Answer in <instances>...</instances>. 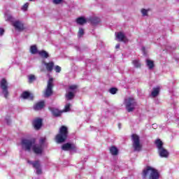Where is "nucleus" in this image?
Returning a JSON list of instances; mask_svg holds the SVG:
<instances>
[{"mask_svg":"<svg viewBox=\"0 0 179 179\" xmlns=\"http://www.w3.org/2000/svg\"><path fill=\"white\" fill-rule=\"evenodd\" d=\"M21 145L25 150H30L32 149L36 155H40V153L43 152L41 146L34 145V141L23 139Z\"/></svg>","mask_w":179,"mask_h":179,"instance_id":"obj_1","label":"nucleus"},{"mask_svg":"<svg viewBox=\"0 0 179 179\" xmlns=\"http://www.w3.org/2000/svg\"><path fill=\"white\" fill-rule=\"evenodd\" d=\"M149 177L150 179H158L159 178V172L157 170L148 166L143 171V178H146Z\"/></svg>","mask_w":179,"mask_h":179,"instance_id":"obj_2","label":"nucleus"},{"mask_svg":"<svg viewBox=\"0 0 179 179\" xmlns=\"http://www.w3.org/2000/svg\"><path fill=\"white\" fill-rule=\"evenodd\" d=\"M66 138H68V128L62 126L59 129V134L56 136V142L57 143H62L66 141Z\"/></svg>","mask_w":179,"mask_h":179,"instance_id":"obj_3","label":"nucleus"},{"mask_svg":"<svg viewBox=\"0 0 179 179\" xmlns=\"http://www.w3.org/2000/svg\"><path fill=\"white\" fill-rule=\"evenodd\" d=\"M124 104L126 106V110L131 113V111H134L135 108H136V102L134 98H127L124 101Z\"/></svg>","mask_w":179,"mask_h":179,"instance_id":"obj_4","label":"nucleus"},{"mask_svg":"<svg viewBox=\"0 0 179 179\" xmlns=\"http://www.w3.org/2000/svg\"><path fill=\"white\" fill-rule=\"evenodd\" d=\"M131 140L133 142V148L136 152H141L142 150V145L139 140V136L136 134L131 135Z\"/></svg>","mask_w":179,"mask_h":179,"instance_id":"obj_5","label":"nucleus"},{"mask_svg":"<svg viewBox=\"0 0 179 179\" xmlns=\"http://www.w3.org/2000/svg\"><path fill=\"white\" fill-rule=\"evenodd\" d=\"M76 89H78V86L76 85H70L69 90H67V93L66 94V98L67 100H72L73 97H75V93H76Z\"/></svg>","mask_w":179,"mask_h":179,"instance_id":"obj_6","label":"nucleus"},{"mask_svg":"<svg viewBox=\"0 0 179 179\" xmlns=\"http://www.w3.org/2000/svg\"><path fill=\"white\" fill-rule=\"evenodd\" d=\"M53 82V79L52 78H49V80L48 82V86H47V89L45 92L44 96L45 97H50V95L52 94V84Z\"/></svg>","mask_w":179,"mask_h":179,"instance_id":"obj_7","label":"nucleus"},{"mask_svg":"<svg viewBox=\"0 0 179 179\" xmlns=\"http://www.w3.org/2000/svg\"><path fill=\"white\" fill-rule=\"evenodd\" d=\"M0 87L3 90V94L4 95V97L6 99L8 98V83L6 82V80L5 78H3L0 83Z\"/></svg>","mask_w":179,"mask_h":179,"instance_id":"obj_8","label":"nucleus"},{"mask_svg":"<svg viewBox=\"0 0 179 179\" xmlns=\"http://www.w3.org/2000/svg\"><path fill=\"white\" fill-rule=\"evenodd\" d=\"M115 36L118 41H122L123 43H128V38H127V36H125L124 33L117 32V33H115Z\"/></svg>","mask_w":179,"mask_h":179,"instance_id":"obj_9","label":"nucleus"},{"mask_svg":"<svg viewBox=\"0 0 179 179\" xmlns=\"http://www.w3.org/2000/svg\"><path fill=\"white\" fill-rule=\"evenodd\" d=\"M62 149L63 150H76V146L75 145V144H71L69 143H67L62 145Z\"/></svg>","mask_w":179,"mask_h":179,"instance_id":"obj_10","label":"nucleus"},{"mask_svg":"<svg viewBox=\"0 0 179 179\" xmlns=\"http://www.w3.org/2000/svg\"><path fill=\"white\" fill-rule=\"evenodd\" d=\"M35 129H40L43 125V120L40 118L35 119L33 122Z\"/></svg>","mask_w":179,"mask_h":179,"instance_id":"obj_11","label":"nucleus"},{"mask_svg":"<svg viewBox=\"0 0 179 179\" xmlns=\"http://www.w3.org/2000/svg\"><path fill=\"white\" fill-rule=\"evenodd\" d=\"M13 26H14L15 30H18V31H22V30L24 29L23 23H22L20 21H15L13 22Z\"/></svg>","mask_w":179,"mask_h":179,"instance_id":"obj_12","label":"nucleus"},{"mask_svg":"<svg viewBox=\"0 0 179 179\" xmlns=\"http://www.w3.org/2000/svg\"><path fill=\"white\" fill-rule=\"evenodd\" d=\"M158 152L161 157H169V152L164 148L158 150Z\"/></svg>","mask_w":179,"mask_h":179,"instance_id":"obj_13","label":"nucleus"},{"mask_svg":"<svg viewBox=\"0 0 179 179\" xmlns=\"http://www.w3.org/2000/svg\"><path fill=\"white\" fill-rule=\"evenodd\" d=\"M33 167L36 169V174H41V169H40V162L38 161L32 164Z\"/></svg>","mask_w":179,"mask_h":179,"instance_id":"obj_14","label":"nucleus"},{"mask_svg":"<svg viewBox=\"0 0 179 179\" xmlns=\"http://www.w3.org/2000/svg\"><path fill=\"white\" fill-rule=\"evenodd\" d=\"M22 99H29V100H33V94H30L29 92H24L22 94Z\"/></svg>","mask_w":179,"mask_h":179,"instance_id":"obj_15","label":"nucleus"},{"mask_svg":"<svg viewBox=\"0 0 179 179\" xmlns=\"http://www.w3.org/2000/svg\"><path fill=\"white\" fill-rule=\"evenodd\" d=\"M50 110L55 117H59V115H61V113H64V111L61 112L58 109L54 108H50Z\"/></svg>","mask_w":179,"mask_h":179,"instance_id":"obj_16","label":"nucleus"},{"mask_svg":"<svg viewBox=\"0 0 179 179\" xmlns=\"http://www.w3.org/2000/svg\"><path fill=\"white\" fill-rule=\"evenodd\" d=\"M155 145L158 149V151L163 149V141L160 139H157L155 141Z\"/></svg>","mask_w":179,"mask_h":179,"instance_id":"obj_17","label":"nucleus"},{"mask_svg":"<svg viewBox=\"0 0 179 179\" xmlns=\"http://www.w3.org/2000/svg\"><path fill=\"white\" fill-rule=\"evenodd\" d=\"M43 108H44V101L38 102L34 106V110H41Z\"/></svg>","mask_w":179,"mask_h":179,"instance_id":"obj_18","label":"nucleus"},{"mask_svg":"<svg viewBox=\"0 0 179 179\" xmlns=\"http://www.w3.org/2000/svg\"><path fill=\"white\" fill-rule=\"evenodd\" d=\"M45 66H46L47 71H48V72H51L54 68V62H50L49 63H45Z\"/></svg>","mask_w":179,"mask_h":179,"instance_id":"obj_19","label":"nucleus"},{"mask_svg":"<svg viewBox=\"0 0 179 179\" xmlns=\"http://www.w3.org/2000/svg\"><path fill=\"white\" fill-rule=\"evenodd\" d=\"M76 22H77L78 24H85V23H86V22H87V20H86V18H85L83 17H80L77 18Z\"/></svg>","mask_w":179,"mask_h":179,"instance_id":"obj_20","label":"nucleus"},{"mask_svg":"<svg viewBox=\"0 0 179 179\" xmlns=\"http://www.w3.org/2000/svg\"><path fill=\"white\" fill-rule=\"evenodd\" d=\"M110 152L113 156H116V155H118V149L115 146H112L110 148Z\"/></svg>","mask_w":179,"mask_h":179,"instance_id":"obj_21","label":"nucleus"},{"mask_svg":"<svg viewBox=\"0 0 179 179\" xmlns=\"http://www.w3.org/2000/svg\"><path fill=\"white\" fill-rule=\"evenodd\" d=\"M159 92H160V87H158L154 88L151 93V95L152 96V97H156V96L159 94Z\"/></svg>","mask_w":179,"mask_h":179,"instance_id":"obj_22","label":"nucleus"},{"mask_svg":"<svg viewBox=\"0 0 179 179\" xmlns=\"http://www.w3.org/2000/svg\"><path fill=\"white\" fill-rule=\"evenodd\" d=\"M38 54H39L42 58H48V53L45 50L38 51Z\"/></svg>","mask_w":179,"mask_h":179,"instance_id":"obj_23","label":"nucleus"},{"mask_svg":"<svg viewBox=\"0 0 179 179\" xmlns=\"http://www.w3.org/2000/svg\"><path fill=\"white\" fill-rule=\"evenodd\" d=\"M147 65L150 69H152L155 66V64H153V61L150 59H147L146 60Z\"/></svg>","mask_w":179,"mask_h":179,"instance_id":"obj_24","label":"nucleus"},{"mask_svg":"<svg viewBox=\"0 0 179 179\" xmlns=\"http://www.w3.org/2000/svg\"><path fill=\"white\" fill-rule=\"evenodd\" d=\"M30 52H31V54H37V52H38V51H37V46L36 45L31 46Z\"/></svg>","mask_w":179,"mask_h":179,"instance_id":"obj_25","label":"nucleus"},{"mask_svg":"<svg viewBox=\"0 0 179 179\" xmlns=\"http://www.w3.org/2000/svg\"><path fill=\"white\" fill-rule=\"evenodd\" d=\"M132 64L134 65L135 68H141V63L139 62V60H134Z\"/></svg>","mask_w":179,"mask_h":179,"instance_id":"obj_26","label":"nucleus"},{"mask_svg":"<svg viewBox=\"0 0 179 179\" xmlns=\"http://www.w3.org/2000/svg\"><path fill=\"white\" fill-rule=\"evenodd\" d=\"M5 17L8 22H13V17L10 15L5 14Z\"/></svg>","mask_w":179,"mask_h":179,"instance_id":"obj_27","label":"nucleus"},{"mask_svg":"<svg viewBox=\"0 0 179 179\" xmlns=\"http://www.w3.org/2000/svg\"><path fill=\"white\" fill-rule=\"evenodd\" d=\"M28 78H29V83H31V82H34V80H36V77L33 75L29 76Z\"/></svg>","mask_w":179,"mask_h":179,"instance_id":"obj_28","label":"nucleus"},{"mask_svg":"<svg viewBox=\"0 0 179 179\" xmlns=\"http://www.w3.org/2000/svg\"><path fill=\"white\" fill-rule=\"evenodd\" d=\"M71 110V104L70 103H67L66 106H65V108H64V112L65 113H67V111H70Z\"/></svg>","mask_w":179,"mask_h":179,"instance_id":"obj_29","label":"nucleus"},{"mask_svg":"<svg viewBox=\"0 0 179 179\" xmlns=\"http://www.w3.org/2000/svg\"><path fill=\"white\" fill-rule=\"evenodd\" d=\"M117 90H117V88H110L109 90V92H110V93H111V94H115L117 93Z\"/></svg>","mask_w":179,"mask_h":179,"instance_id":"obj_30","label":"nucleus"},{"mask_svg":"<svg viewBox=\"0 0 179 179\" xmlns=\"http://www.w3.org/2000/svg\"><path fill=\"white\" fill-rule=\"evenodd\" d=\"M84 33H85V31L83 30V29L80 28L78 31V37H82Z\"/></svg>","mask_w":179,"mask_h":179,"instance_id":"obj_31","label":"nucleus"},{"mask_svg":"<svg viewBox=\"0 0 179 179\" xmlns=\"http://www.w3.org/2000/svg\"><path fill=\"white\" fill-rule=\"evenodd\" d=\"M27 8H29V4L28 3H26L22 8V10H27Z\"/></svg>","mask_w":179,"mask_h":179,"instance_id":"obj_32","label":"nucleus"},{"mask_svg":"<svg viewBox=\"0 0 179 179\" xmlns=\"http://www.w3.org/2000/svg\"><path fill=\"white\" fill-rule=\"evenodd\" d=\"M141 13L143 14V16H146V15H148V10L142 9L141 10Z\"/></svg>","mask_w":179,"mask_h":179,"instance_id":"obj_33","label":"nucleus"},{"mask_svg":"<svg viewBox=\"0 0 179 179\" xmlns=\"http://www.w3.org/2000/svg\"><path fill=\"white\" fill-rule=\"evenodd\" d=\"M55 71L57 73L61 72V67H59V66H56L55 68Z\"/></svg>","mask_w":179,"mask_h":179,"instance_id":"obj_34","label":"nucleus"},{"mask_svg":"<svg viewBox=\"0 0 179 179\" xmlns=\"http://www.w3.org/2000/svg\"><path fill=\"white\" fill-rule=\"evenodd\" d=\"M45 142V137H42L41 139H40V143L41 145H43V143H44Z\"/></svg>","mask_w":179,"mask_h":179,"instance_id":"obj_35","label":"nucleus"},{"mask_svg":"<svg viewBox=\"0 0 179 179\" xmlns=\"http://www.w3.org/2000/svg\"><path fill=\"white\" fill-rule=\"evenodd\" d=\"M54 3L58 4L62 2V0H53Z\"/></svg>","mask_w":179,"mask_h":179,"instance_id":"obj_36","label":"nucleus"},{"mask_svg":"<svg viewBox=\"0 0 179 179\" xmlns=\"http://www.w3.org/2000/svg\"><path fill=\"white\" fill-rule=\"evenodd\" d=\"M3 33H5V30H3V29L0 28V36H2V34H3Z\"/></svg>","mask_w":179,"mask_h":179,"instance_id":"obj_37","label":"nucleus"},{"mask_svg":"<svg viewBox=\"0 0 179 179\" xmlns=\"http://www.w3.org/2000/svg\"><path fill=\"white\" fill-rule=\"evenodd\" d=\"M152 128H155L156 129V128H157V124H152Z\"/></svg>","mask_w":179,"mask_h":179,"instance_id":"obj_38","label":"nucleus"},{"mask_svg":"<svg viewBox=\"0 0 179 179\" xmlns=\"http://www.w3.org/2000/svg\"><path fill=\"white\" fill-rule=\"evenodd\" d=\"M116 48H120V44L116 45Z\"/></svg>","mask_w":179,"mask_h":179,"instance_id":"obj_39","label":"nucleus"},{"mask_svg":"<svg viewBox=\"0 0 179 179\" xmlns=\"http://www.w3.org/2000/svg\"><path fill=\"white\" fill-rule=\"evenodd\" d=\"M28 163H29L30 164H31V162H30L29 161H28Z\"/></svg>","mask_w":179,"mask_h":179,"instance_id":"obj_40","label":"nucleus"},{"mask_svg":"<svg viewBox=\"0 0 179 179\" xmlns=\"http://www.w3.org/2000/svg\"><path fill=\"white\" fill-rule=\"evenodd\" d=\"M30 1H33V0H30Z\"/></svg>","mask_w":179,"mask_h":179,"instance_id":"obj_41","label":"nucleus"}]
</instances>
